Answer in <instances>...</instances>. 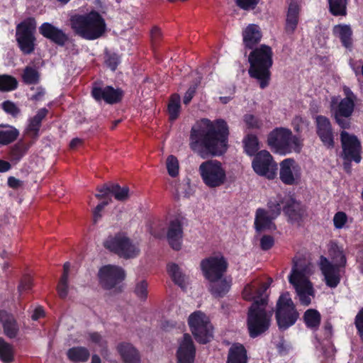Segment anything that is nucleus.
<instances>
[{
    "label": "nucleus",
    "instance_id": "f03ea898",
    "mask_svg": "<svg viewBox=\"0 0 363 363\" xmlns=\"http://www.w3.org/2000/svg\"><path fill=\"white\" fill-rule=\"evenodd\" d=\"M268 288L269 285L263 283L256 290L257 296H253L254 301L248 309L247 327L251 338L257 337L269 328L272 314L266 310L268 298L263 296Z\"/></svg>",
    "mask_w": 363,
    "mask_h": 363
},
{
    "label": "nucleus",
    "instance_id": "8fccbe9b",
    "mask_svg": "<svg viewBox=\"0 0 363 363\" xmlns=\"http://www.w3.org/2000/svg\"><path fill=\"white\" fill-rule=\"evenodd\" d=\"M167 169L168 174L175 177L179 174V162L177 158L174 155H169L167 159Z\"/></svg>",
    "mask_w": 363,
    "mask_h": 363
},
{
    "label": "nucleus",
    "instance_id": "79ce46f5",
    "mask_svg": "<svg viewBox=\"0 0 363 363\" xmlns=\"http://www.w3.org/2000/svg\"><path fill=\"white\" fill-rule=\"evenodd\" d=\"M284 196L279 194L274 199H271L267 202V207L270 215L272 216V218H277L282 211L284 206Z\"/></svg>",
    "mask_w": 363,
    "mask_h": 363
},
{
    "label": "nucleus",
    "instance_id": "4be33fe9",
    "mask_svg": "<svg viewBox=\"0 0 363 363\" xmlns=\"http://www.w3.org/2000/svg\"><path fill=\"white\" fill-rule=\"evenodd\" d=\"M0 323L2 325L4 335L10 339L15 338L19 327L14 315L4 309L0 310Z\"/></svg>",
    "mask_w": 363,
    "mask_h": 363
},
{
    "label": "nucleus",
    "instance_id": "473e14b6",
    "mask_svg": "<svg viewBox=\"0 0 363 363\" xmlns=\"http://www.w3.org/2000/svg\"><path fill=\"white\" fill-rule=\"evenodd\" d=\"M303 319L306 328L317 330L320 324L321 315L316 309L309 308L304 312Z\"/></svg>",
    "mask_w": 363,
    "mask_h": 363
},
{
    "label": "nucleus",
    "instance_id": "dca6fc26",
    "mask_svg": "<svg viewBox=\"0 0 363 363\" xmlns=\"http://www.w3.org/2000/svg\"><path fill=\"white\" fill-rule=\"evenodd\" d=\"M196 351V347L191 335L184 333L183 340L179 342L177 350V363H194Z\"/></svg>",
    "mask_w": 363,
    "mask_h": 363
},
{
    "label": "nucleus",
    "instance_id": "c9c22d12",
    "mask_svg": "<svg viewBox=\"0 0 363 363\" xmlns=\"http://www.w3.org/2000/svg\"><path fill=\"white\" fill-rule=\"evenodd\" d=\"M248 74L251 78L257 80L262 89L269 86L272 75L270 69H248Z\"/></svg>",
    "mask_w": 363,
    "mask_h": 363
},
{
    "label": "nucleus",
    "instance_id": "c03bdc74",
    "mask_svg": "<svg viewBox=\"0 0 363 363\" xmlns=\"http://www.w3.org/2000/svg\"><path fill=\"white\" fill-rule=\"evenodd\" d=\"M329 9L334 16H345L347 0H329Z\"/></svg>",
    "mask_w": 363,
    "mask_h": 363
},
{
    "label": "nucleus",
    "instance_id": "052dcab7",
    "mask_svg": "<svg viewBox=\"0 0 363 363\" xmlns=\"http://www.w3.org/2000/svg\"><path fill=\"white\" fill-rule=\"evenodd\" d=\"M274 245V239L272 235H264L260 239V247L262 250H270Z\"/></svg>",
    "mask_w": 363,
    "mask_h": 363
},
{
    "label": "nucleus",
    "instance_id": "5fc2aeb1",
    "mask_svg": "<svg viewBox=\"0 0 363 363\" xmlns=\"http://www.w3.org/2000/svg\"><path fill=\"white\" fill-rule=\"evenodd\" d=\"M347 221V214L343 211L337 212L333 217L334 226L337 229H341Z\"/></svg>",
    "mask_w": 363,
    "mask_h": 363
},
{
    "label": "nucleus",
    "instance_id": "a18cd8bd",
    "mask_svg": "<svg viewBox=\"0 0 363 363\" xmlns=\"http://www.w3.org/2000/svg\"><path fill=\"white\" fill-rule=\"evenodd\" d=\"M111 195L118 201H125L129 198V188L121 187L118 184H113L111 186Z\"/></svg>",
    "mask_w": 363,
    "mask_h": 363
},
{
    "label": "nucleus",
    "instance_id": "09e8293b",
    "mask_svg": "<svg viewBox=\"0 0 363 363\" xmlns=\"http://www.w3.org/2000/svg\"><path fill=\"white\" fill-rule=\"evenodd\" d=\"M1 106L5 113L13 118H16L21 114V109L11 101H4Z\"/></svg>",
    "mask_w": 363,
    "mask_h": 363
},
{
    "label": "nucleus",
    "instance_id": "72a5a7b5",
    "mask_svg": "<svg viewBox=\"0 0 363 363\" xmlns=\"http://www.w3.org/2000/svg\"><path fill=\"white\" fill-rule=\"evenodd\" d=\"M167 269L174 283L184 290L186 288V277L179 267L175 263H171L167 265Z\"/></svg>",
    "mask_w": 363,
    "mask_h": 363
},
{
    "label": "nucleus",
    "instance_id": "680f3d73",
    "mask_svg": "<svg viewBox=\"0 0 363 363\" xmlns=\"http://www.w3.org/2000/svg\"><path fill=\"white\" fill-rule=\"evenodd\" d=\"M57 290L60 297L61 298H65L68 294V279L60 278Z\"/></svg>",
    "mask_w": 363,
    "mask_h": 363
},
{
    "label": "nucleus",
    "instance_id": "ea45409f",
    "mask_svg": "<svg viewBox=\"0 0 363 363\" xmlns=\"http://www.w3.org/2000/svg\"><path fill=\"white\" fill-rule=\"evenodd\" d=\"M124 91L123 89L106 85V104L114 105L119 104L122 101Z\"/></svg>",
    "mask_w": 363,
    "mask_h": 363
},
{
    "label": "nucleus",
    "instance_id": "f8f14e48",
    "mask_svg": "<svg viewBox=\"0 0 363 363\" xmlns=\"http://www.w3.org/2000/svg\"><path fill=\"white\" fill-rule=\"evenodd\" d=\"M252 167L256 174L269 179H272L276 176L277 164L267 150H261L255 155Z\"/></svg>",
    "mask_w": 363,
    "mask_h": 363
},
{
    "label": "nucleus",
    "instance_id": "4d7b16f0",
    "mask_svg": "<svg viewBox=\"0 0 363 363\" xmlns=\"http://www.w3.org/2000/svg\"><path fill=\"white\" fill-rule=\"evenodd\" d=\"M354 325L357 330V333L363 342V308L357 313L354 318Z\"/></svg>",
    "mask_w": 363,
    "mask_h": 363
},
{
    "label": "nucleus",
    "instance_id": "20e7f679",
    "mask_svg": "<svg viewBox=\"0 0 363 363\" xmlns=\"http://www.w3.org/2000/svg\"><path fill=\"white\" fill-rule=\"evenodd\" d=\"M71 28L82 38L92 40L101 38L106 32L104 19L97 12L86 15H74L70 18Z\"/></svg>",
    "mask_w": 363,
    "mask_h": 363
},
{
    "label": "nucleus",
    "instance_id": "7ed1b4c3",
    "mask_svg": "<svg viewBox=\"0 0 363 363\" xmlns=\"http://www.w3.org/2000/svg\"><path fill=\"white\" fill-rule=\"evenodd\" d=\"M267 145L274 152L280 155H286L292 152L300 153L302 150L303 140L294 135L291 130L284 127H277L267 135Z\"/></svg>",
    "mask_w": 363,
    "mask_h": 363
},
{
    "label": "nucleus",
    "instance_id": "6e6d98bb",
    "mask_svg": "<svg viewBox=\"0 0 363 363\" xmlns=\"http://www.w3.org/2000/svg\"><path fill=\"white\" fill-rule=\"evenodd\" d=\"M89 340L94 344L103 349L107 348V341L97 332L90 333L89 334Z\"/></svg>",
    "mask_w": 363,
    "mask_h": 363
},
{
    "label": "nucleus",
    "instance_id": "423d86ee",
    "mask_svg": "<svg viewBox=\"0 0 363 363\" xmlns=\"http://www.w3.org/2000/svg\"><path fill=\"white\" fill-rule=\"evenodd\" d=\"M104 246L111 252L125 259H133L140 254V248L124 233L108 236Z\"/></svg>",
    "mask_w": 363,
    "mask_h": 363
},
{
    "label": "nucleus",
    "instance_id": "bf43d9fd",
    "mask_svg": "<svg viewBox=\"0 0 363 363\" xmlns=\"http://www.w3.org/2000/svg\"><path fill=\"white\" fill-rule=\"evenodd\" d=\"M199 83L200 80L189 87L183 98L184 104L188 105L190 104L196 92V89L198 88Z\"/></svg>",
    "mask_w": 363,
    "mask_h": 363
},
{
    "label": "nucleus",
    "instance_id": "e433bc0d",
    "mask_svg": "<svg viewBox=\"0 0 363 363\" xmlns=\"http://www.w3.org/2000/svg\"><path fill=\"white\" fill-rule=\"evenodd\" d=\"M181 97L178 94H173L169 98L167 105V112L170 121H176L181 112Z\"/></svg>",
    "mask_w": 363,
    "mask_h": 363
},
{
    "label": "nucleus",
    "instance_id": "3c124183",
    "mask_svg": "<svg viewBox=\"0 0 363 363\" xmlns=\"http://www.w3.org/2000/svg\"><path fill=\"white\" fill-rule=\"evenodd\" d=\"M147 286L148 284L145 280H142L138 282L135 285L134 293L141 301H145L147 298Z\"/></svg>",
    "mask_w": 363,
    "mask_h": 363
},
{
    "label": "nucleus",
    "instance_id": "aec40b11",
    "mask_svg": "<svg viewBox=\"0 0 363 363\" xmlns=\"http://www.w3.org/2000/svg\"><path fill=\"white\" fill-rule=\"evenodd\" d=\"M40 33L55 44L63 46L68 40V36L61 30L49 23H44L39 27Z\"/></svg>",
    "mask_w": 363,
    "mask_h": 363
},
{
    "label": "nucleus",
    "instance_id": "603ef678",
    "mask_svg": "<svg viewBox=\"0 0 363 363\" xmlns=\"http://www.w3.org/2000/svg\"><path fill=\"white\" fill-rule=\"evenodd\" d=\"M244 121L249 129H259L263 125L262 121L252 114L245 115Z\"/></svg>",
    "mask_w": 363,
    "mask_h": 363
},
{
    "label": "nucleus",
    "instance_id": "13d9d810",
    "mask_svg": "<svg viewBox=\"0 0 363 363\" xmlns=\"http://www.w3.org/2000/svg\"><path fill=\"white\" fill-rule=\"evenodd\" d=\"M111 186L112 183L104 184L100 187L98 186L96 189L98 193L95 194V196L99 199H107L108 196L111 194Z\"/></svg>",
    "mask_w": 363,
    "mask_h": 363
},
{
    "label": "nucleus",
    "instance_id": "de8ad7c7",
    "mask_svg": "<svg viewBox=\"0 0 363 363\" xmlns=\"http://www.w3.org/2000/svg\"><path fill=\"white\" fill-rule=\"evenodd\" d=\"M23 74L22 75L23 81L25 84H37L40 80V74L38 69H23Z\"/></svg>",
    "mask_w": 363,
    "mask_h": 363
},
{
    "label": "nucleus",
    "instance_id": "7c9ffc66",
    "mask_svg": "<svg viewBox=\"0 0 363 363\" xmlns=\"http://www.w3.org/2000/svg\"><path fill=\"white\" fill-rule=\"evenodd\" d=\"M68 359L73 363L86 362L90 357L89 350L82 346H75L67 351Z\"/></svg>",
    "mask_w": 363,
    "mask_h": 363
},
{
    "label": "nucleus",
    "instance_id": "393cba45",
    "mask_svg": "<svg viewBox=\"0 0 363 363\" xmlns=\"http://www.w3.org/2000/svg\"><path fill=\"white\" fill-rule=\"evenodd\" d=\"M208 291L215 298H223L230 291L232 285V279L225 277L220 279L208 281Z\"/></svg>",
    "mask_w": 363,
    "mask_h": 363
},
{
    "label": "nucleus",
    "instance_id": "1a4fd4ad",
    "mask_svg": "<svg viewBox=\"0 0 363 363\" xmlns=\"http://www.w3.org/2000/svg\"><path fill=\"white\" fill-rule=\"evenodd\" d=\"M200 268L207 281H213L224 277L228 268V262L220 254L211 255L201 261Z\"/></svg>",
    "mask_w": 363,
    "mask_h": 363
},
{
    "label": "nucleus",
    "instance_id": "f257e3e1",
    "mask_svg": "<svg viewBox=\"0 0 363 363\" xmlns=\"http://www.w3.org/2000/svg\"><path fill=\"white\" fill-rule=\"evenodd\" d=\"M229 135V125L223 118L211 121L203 118L191 128L189 147L201 158L207 160L199 165V172L203 184L209 188L219 187L226 181L222 163L212 158L227 152Z\"/></svg>",
    "mask_w": 363,
    "mask_h": 363
},
{
    "label": "nucleus",
    "instance_id": "2f4dec72",
    "mask_svg": "<svg viewBox=\"0 0 363 363\" xmlns=\"http://www.w3.org/2000/svg\"><path fill=\"white\" fill-rule=\"evenodd\" d=\"M355 102L349 99H342L338 104L333 107L332 105V113L333 115L343 116L345 118H350L354 111Z\"/></svg>",
    "mask_w": 363,
    "mask_h": 363
},
{
    "label": "nucleus",
    "instance_id": "a878e982",
    "mask_svg": "<svg viewBox=\"0 0 363 363\" xmlns=\"http://www.w3.org/2000/svg\"><path fill=\"white\" fill-rule=\"evenodd\" d=\"M333 35L340 40L342 46H344L345 48L350 50L352 48L353 31L350 25H335L333 28Z\"/></svg>",
    "mask_w": 363,
    "mask_h": 363
},
{
    "label": "nucleus",
    "instance_id": "39448f33",
    "mask_svg": "<svg viewBox=\"0 0 363 363\" xmlns=\"http://www.w3.org/2000/svg\"><path fill=\"white\" fill-rule=\"evenodd\" d=\"M299 318V313L293 302L290 294L282 293L276 304L275 318L281 331H284L294 325Z\"/></svg>",
    "mask_w": 363,
    "mask_h": 363
},
{
    "label": "nucleus",
    "instance_id": "f704fd0d",
    "mask_svg": "<svg viewBox=\"0 0 363 363\" xmlns=\"http://www.w3.org/2000/svg\"><path fill=\"white\" fill-rule=\"evenodd\" d=\"M32 143H24L18 142L16 143L11 149L9 153V160L14 164H17L21 161L23 156L26 154L29 148L31 147Z\"/></svg>",
    "mask_w": 363,
    "mask_h": 363
},
{
    "label": "nucleus",
    "instance_id": "69168bd1",
    "mask_svg": "<svg viewBox=\"0 0 363 363\" xmlns=\"http://www.w3.org/2000/svg\"><path fill=\"white\" fill-rule=\"evenodd\" d=\"M333 116L335 122L342 129H343V130H345V129H349L350 128L351 122L350 118H345V116L339 115Z\"/></svg>",
    "mask_w": 363,
    "mask_h": 363
},
{
    "label": "nucleus",
    "instance_id": "2eb2a0df",
    "mask_svg": "<svg viewBox=\"0 0 363 363\" xmlns=\"http://www.w3.org/2000/svg\"><path fill=\"white\" fill-rule=\"evenodd\" d=\"M282 211L289 220L292 222H301L306 215V206L298 201L293 195L284 196Z\"/></svg>",
    "mask_w": 363,
    "mask_h": 363
},
{
    "label": "nucleus",
    "instance_id": "412c9836",
    "mask_svg": "<svg viewBox=\"0 0 363 363\" xmlns=\"http://www.w3.org/2000/svg\"><path fill=\"white\" fill-rule=\"evenodd\" d=\"M116 351L123 363L141 362V355L139 350L130 342H119L116 346Z\"/></svg>",
    "mask_w": 363,
    "mask_h": 363
},
{
    "label": "nucleus",
    "instance_id": "0e129e2a",
    "mask_svg": "<svg viewBox=\"0 0 363 363\" xmlns=\"http://www.w3.org/2000/svg\"><path fill=\"white\" fill-rule=\"evenodd\" d=\"M120 60L118 56L115 53H106L105 57V63L106 66L111 68H115L119 64Z\"/></svg>",
    "mask_w": 363,
    "mask_h": 363
},
{
    "label": "nucleus",
    "instance_id": "0eeeda50",
    "mask_svg": "<svg viewBox=\"0 0 363 363\" xmlns=\"http://www.w3.org/2000/svg\"><path fill=\"white\" fill-rule=\"evenodd\" d=\"M190 330L195 340L201 345H206L213 337V327L208 318L201 311L191 313L188 319Z\"/></svg>",
    "mask_w": 363,
    "mask_h": 363
},
{
    "label": "nucleus",
    "instance_id": "bb28decb",
    "mask_svg": "<svg viewBox=\"0 0 363 363\" xmlns=\"http://www.w3.org/2000/svg\"><path fill=\"white\" fill-rule=\"evenodd\" d=\"M48 110L46 108H40L36 114L28 119L26 133L32 138L37 139L39 136L40 129L43 120L47 116Z\"/></svg>",
    "mask_w": 363,
    "mask_h": 363
},
{
    "label": "nucleus",
    "instance_id": "9b49d317",
    "mask_svg": "<svg viewBox=\"0 0 363 363\" xmlns=\"http://www.w3.org/2000/svg\"><path fill=\"white\" fill-rule=\"evenodd\" d=\"M342 157L343 160H354L359 164L362 160V145L358 138L345 130L340 132Z\"/></svg>",
    "mask_w": 363,
    "mask_h": 363
},
{
    "label": "nucleus",
    "instance_id": "a19ab883",
    "mask_svg": "<svg viewBox=\"0 0 363 363\" xmlns=\"http://www.w3.org/2000/svg\"><path fill=\"white\" fill-rule=\"evenodd\" d=\"M91 96L98 103L102 101L106 103V85H104L101 81L94 82L92 83Z\"/></svg>",
    "mask_w": 363,
    "mask_h": 363
},
{
    "label": "nucleus",
    "instance_id": "4c0bfd02",
    "mask_svg": "<svg viewBox=\"0 0 363 363\" xmlns=\"http://www.w3.org/2000/svg\"><path fill=\"white\" fill-rule=\"evenodd\" d=\"M0 360L4 363H11L14 360L13 347L3 337H0Z\"/></svg>",
    "mask_w": 363,
    "mask_h": 363
},
{
    "label": "nucleus",
    "instance_id": "338daca9",
    "mask_svg": "<svg viewBox=\"0 0 363 363\" xmlns=\"http://www.w3.org/2000/svg\"><path fill=\"white\" fill-rule=\"evenodd\" d=\"M32 286V279L29 276H25L21 281L18 286L19 291H26L30 290Z\"/></svg>",
    "mask_w": 363,
    "mask_h": 363
},
{
    "label": "nucleus",
    "instance_id": "f3484780",
    "mask_svg": "<svg viewBox=\"0 0 363 363\" xmlns=\"http://www.w3.org/2000/svg\"><path fill=\"white\" fill-rule=\"evenodd\" d=\"M272 50L269 46L262 45L255 49L249 55L250 68H269L272 65Z\"/></svg>",
    "mask_w": 363,
    "mask_h": 363
},
{
    "label": "nucleus",
    "instance_id": "37998d69",
    "mask_svg": "<svg viewBox=\"0 0 363 363\" xmlns=\"http://www.w3.org/2000/svg\"><path fill=\"white\" fill-rule=\"evenodd\" d=\"M19 135V131L14 127L9 130H0V145H6L15 141Z\"/></svg>",
    "mask_w": 363,
    "mask_h": 363
},
{
    "label": "nucleus",
    "instance_id": "c756f323",
    "mask_svg": "<svg viewBox=\"0 0 363 363\" xmlns=\"http://www.w3.org/2000/svg\"><path fill=\"white\" fill-rule=\"evenodd\" d=\"M272 216L268 215L267 212L264 208H258L256 211L255 227L257 231L261 232L266 229H271L272 226L275 228V225L273 223Z\"/></svg>",
    "mask_w": 363,
    "mask_h": 363
},
{
    "label": "nucleus",
    "instance_id": "cd10ccee",
    "mask_svg": "<svg viewBox=\"0 0 363 363\" xmlns=\"http://www.w3.org/2000/svg\"><path fill=\"white\" fill-rule=\"evenodd\" d=\"M242 38L245 48L252 49L262 38L259 27L256 24L248 25L242 31Z\"/></svg>",
    "mask_w": 363,
    "mask_h": 363
},
{
    "label": "nucleus",
    "instance_id": "b1692460",
    "mask_svg": "<svg viewBox=\"0 0 363 363\" xmlns=\"http://www.w3.org/2000/svg\"><path fill=\"white\" fill-rule=\"evenodd\" d=\"M300 6L296 1H291L288 8L286 23H285V32L288 35H292L295 32L298 21L300 13Z\"/></svg>",
    "mask_w": 363,
    "mask_h": 363
},
{
    "label": "nucleus",
    "instance_id": "e2e57ef3",
    "mask_svg": "<svg viewBox=\"0 0 363 363\" xmlns=\"http://www.w3.org/2000/svg\"><path fill=\"white\" fill-rule=\"evenodd\" d=\"M110 201H111L110 199L108 200L104 201L101 203H99L96 206V208H94V210L93 211V220H94V223H97V221L101 218V212L103 211L104 207L109 203Z\"/></svg>",
    "mask_w": 363,
    "mask_h": 363
},
{
    "label": "nucleus",
    "instance_id": "5701e85b",
    "mask_svg": "<svg viewBox=\"0 0 363 363\" xmlns=\"http://www.w3.org/2000/svg\"><path fill=\"white\" fill-rule=\"evenodd\" d=\"M298 165L293 158H286L280 163L279 178L286 185H293L296 182L293 171L296 172Z\"/></svg>",
    "mask_w": 363,
    "mask_h": 363
},
{
    "label": "nucleus",
    "instance_id": "774afa93",
    "mask_svg": "<svg viewBox=\"0 0 363 363\" xmlns=\"http://www.w3.org/2000/svg\"><path fill=\"white\" fill-rule=\"evenodd\" d=\"M236 2L240 8L248 9L250 8H254L257 4L258 0H236Z\"/></svg>",
    "mask_w": 363,
    "mask_h": 363
},
{
    "label": "nucleus",
    "instance_id": "9d476101",
    "mask_svg": "<svg viewBox=\"0 0 363 363\" xmlns=\"http://www.w3.org/2000/svg\"><path fill=\"white\" fill-rule=\"evenodd\" d=\"M346 263V257L342 254L339 264H333L325 257H320L319 267L326 286L334 289L339 285L341 281L340 267H345Z\"/></svg>",
    "mask_w": 363,
    "mask_h": 363
},
{
    "label": "nucleus",
    "instance_id": "c85d7f7f",
    "mask_svg": "<svg viewBox=\"0 0 363 363\" xmlns=\"http://www.w3.org/2000/svg\"><path fill=\"white\" fill-rule=\"evenodd\" d=\"M247 352L245 346L233 343L229 348L226 363H247Z\"/></svg>",
    "mask_w": 363,
    "mask_h": 363
},
{
    "label": "nucleus",
    "instance_id": "6ab92c4d",
    "mask_svg": "<svg viewBox=\"0 0 363 363\" xmlns=\"http://www.w3.org/2000/svg\"><path fill=\"white\" fill-rule=\"evenodd\" d=\"M183 224L179 218L170 221L167 233V241L171 247L179 251L182 247Z\"/></svg>",
    "mask_w": 363,
    "mask_h": 363
},
{
    "label": "nucleus",
    "instance_id": "6e6552de",
    "mask_svg": "<svg viewBox=\"0 0 363 363\" xmlns=\"http://www.w3.org/2000/svg\"><path fill=\"white\" fill-rule=\"evenodd\" d=\"M36 22L29 18L19 23L16 27V38L21 50L26 55L35 50Z\"/></svg>",
    "mask_w": 363,
    "mask_h": 363
},
{
    "label": "nucleus",
    "instance_id": "49530a36",
    "mask_svg": "<svg viewBox=\"0 0 363 363\" xmlns=\"http://www.w3.org/2000/svg\"><path fill=\"white\" fill-rule=\"evenodd\" d=\"M18 86L17 80L9 75L0 76V91H9L15 90Z\"/></svg>",
    "mask_w": 363,
    "mask_h": 363
},
{
    "label": "nucleus",
    "instance_id": "ddd939ff",
    "mask_svg": "<svg viewBox=\"0 0 363 363\" xmlns=\"http://www.w3.org/2000/svg\"><path fill=\"white\" fill-rule=\"evenodd\" d=\"M98 277L101 287L110 290L115 288L125 279V272L121 267L107 264L99 269Z\"/></svg>",
    "mask_w": 363,
    "mask_h": 363
},
{
    "label": "nucleus",
    "instance_id": "58836bf2",
    "mask_svg": "<svg viewBox=\"0 0 363 363\" xmlns=\"http://www.w3.org/2000/svg\"><path fill=\"white\" fill-rule=\"evenodd\" d=\"M245 153L249 156H255L259 150V140L254 134H247L243 139Z\"/></svg>",
    "mask_w": 363,
    "mask_h": 363
},
{
    "label": "nucleus",
    "instance_id": "a211bd4d",
    "mask_svg": "<svg viewBox=\"0 0 363 363\" xmlns=\"http://www.w3.org/2000/svg\"><path fill=\"white\" fill-rule=\"evenodd\" d=\"M289 283L294 287L296 294H314L312 283L306 277L303 270H299L294 265L289 277Z\"/></svg>",
    "mask_w": 363,
    "mask_h": 363
},
{
    "label": "nucleus",
    "instance_id": "4468645a",
    "mask_svg": "<svg viewBox=\"0 0 363 363\" xmlns=\"http://www.w3.org/2000/svg\"><path fill=\"white\" fill-rule=\"evenodd\" d=\"M315 133L323 146L328 150L335 147V134L330 121L325 116L318 115L315 118Z\"/></svg>",
    "mask_w": 363,
    "mask_h": 363
},
{
    "label": "nucleus",
    "instance_id": "864d4df0",
    "mask_svg": "<svg viewBox=\"0 0 363 363\" xmlns=\"http://www.w3.org/2000/svg\"><path fill=\"white\" fill-rule=\"evenodd\" d=\"M151 45L153 52H155L162 39V32L160 28L155 27L150 33Z\"/></svg>",
    "mask_w": 363,
    "mask_h": 363
}]
</instances>
